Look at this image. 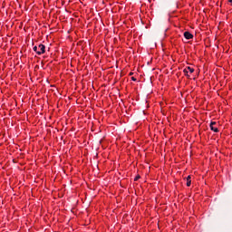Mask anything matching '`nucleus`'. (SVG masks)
Returning a JSON list of instances; mask_svg holds the SVG:
<instances>
[{
    "instance_id": "1",
    "label": "nucleus",
    "mask_w": 232,
    "mask_h": 232,
    "mask_svg": "<svg viewBox=\"0 0 232 232\" xmlns=\"http://www.w3.org/2000/svg\"><path fill=\"white\" fill-rule=\"evenodd\" d=\"M39 51L37 50V46H34L33 48L34 52L37 53V55H43L46 52V46L44 44H41L38 45Z\"/></svg>"
},
{
    "instance_id": "2",
    "label": "nucleus",
    "mask_w": 232,
    "mask_h": 232,
    "mask_svg": "<svg viewBox=\"0 0 232 232\" xmlns=\"http://www.w3.org/2000/svg\"><path fill=\"white\" fill-rule=\"evenodd\" d=\"M183 72H184V73H185V75L187 76V77H189V74H188V72L189 73H193V72H195V69H193V68H191V67H187V68H185L184 70H183Z\"/></svg>"
},
{
    "instance_id": "3",
    "label": "nucleus",
    "mask_w": 232,
    "mask_h": 232,
    "mask_svg": "<svg viewBox=\"0 0 232 232\" xmlns=\"http://www.w3.org/2000/svg\"><path fill=\"white\" fill-rule=\"evenodd\" d=\"M216 124H217V122L212 121V122L210 123V130H211L212 131H215V133H218V128L215 127Z\"/></svg>"
},
{
    "instance_id": "4",
    "label": "nucleus",
    "mask_w": 232,
    "mask_h": 232,
    "mask_svg": "<svg viewBox=\"0 0 232 232\" xmlns=\"http://www.w3.org/2000/svg\"><path fill=\"white\" fill-rule=\"evenodd\" d=\"M183 35H184L185 39H188V40L193 39V34H191V33H189V32H188V31H186V32L183 34Z\"/></svg>"
},
{
    "instance_id": "5",
    "label": "nucleus",
    "mask_w": 232,
    "mask_h": 232,
    "mask_svg": "<svg viewBox=\"0 0 232 232\" xmlns=\"http://www.w3.org/2000/svg\"><path fill=\"white\" fill-rule=\"evenodd\" d=\"M186 180H187V186L188 188H189V186H191V176H188Z\"/></svg>"
},
{
    "instance_id": "6",
    "label": "nucleus",
    "mask_w": 232,
    "mask_h": 232,
    "mask_svg": "<svg viewBox=\"0 0 232 232\" xmlns=\"http://www.w3.org/2000/svg\"><path fill=\"white\" fill-rule=\"evenodd\" d=\"M139 179H140V176H136L134 180L137 181V180H139Z\"/></svg>"
},
{
    "instance_id": "7",
    "label": "nucleus",
    "mask_w": 232,
    "mask_h": 232,
    "mask_svg": "<svg viewBox=\"0 0 232 232\" xmlns=\"http://www.w3.org/2000/svg\"><path fill=\"white\" fill-rule=\"evenodd\" d=\"M131 81H137L135 77H131Z\"/></svg>"
},
{
    "instance_id": "8",
    "label": "nucleus",
    "mask_w": 232,
    "mask_h": 232,
    "mask_svg": "<svg viewBox=\"0 0 232 232\" xmlns=\"http://www.w3.org/2000/svg\"><path fill=\"white\" fill-rule=\"evenodd\" d=\"M130 75H133V72H130Z\"/></svg>"
},
{
    "instance_id": "9",
    "label": "nucleus",
    "mask_w": 232,
    "mask_h": 232,
    "mask_svg": "<svg viewBox=\"0 0 232 232\" xmlns=\"http://www.w3.org/2000/svg\"><path fill=\"white\" fill-rule=\"evenodd\" d=\"M37 51L39 52V47H37Z\"/></svg>"
}]
</instances>
